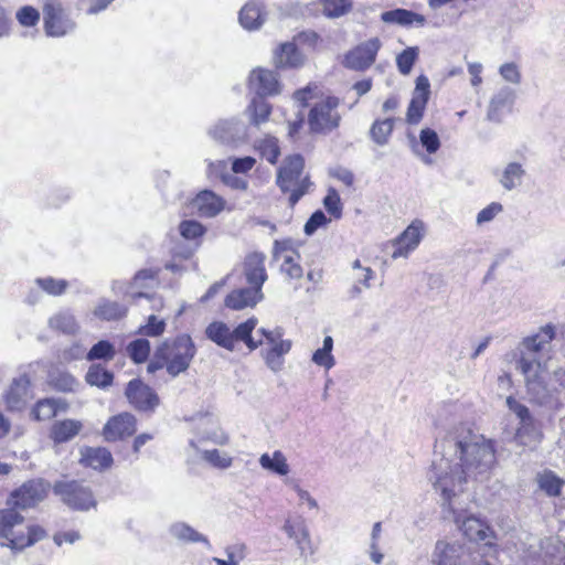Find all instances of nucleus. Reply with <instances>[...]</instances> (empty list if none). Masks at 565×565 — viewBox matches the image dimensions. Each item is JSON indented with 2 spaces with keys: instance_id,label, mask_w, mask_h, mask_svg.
Here are the masks:
<instances>
[{
  "instance_id": "1",
  "label": "nucleus",
  "mask_w": 565,
  "mask_h": 565,
  "mask_svg": "<svg viewBox=\"0 0 565 565\" xmlns=\"http://www.w3.org/2000/svg\"><path fill=\"white\" fill-rule=\"evenodd\" d=\"M495 463L491 440L475 433L467 424H459L435 444V458L427 479L441 505L470 541H484L489 527L478 518L466 515L463 499L468 479L484 480Z\"/></svg>"
},
{
  "instance_id": "2",
  "label": "nucleus",
  "mask_w": 565,
  "mask_h": 565,
  "mask_svg": "<svg viewBox=\"0 0 565 565\" xmlns=\"http://www.w3.org/2000/svg\"><path fill=\"white\" fill-rule=\"evenodd\" d=\"M554 338V327L546 324L537 333L524 338L519 347V369L524 375L527 392L539 402L548 395L542 359L548 354Z\"/></svg>"
},
{
  "instance_id": "3",
  "label": "nucleus",
  "mask_w": 565,
  "mask_h": 565,
  "mask_svg": "<svg viewBox=\"0 0 565 565\" xmlns=\"http://www.w3.org/2000/svg\"><path fill=\"white\" fill-rule=\"evenodd\" d=\"M305 159L300 154L287 157L278 169L276 183L284 193H289V205L294 207L312 186L308 175H303Z\"/></svg>"
},
{
  "instance_id": "4",
  "label": "nucleus",
  "mask_w": 565,
  "mask_h": 565,
  "mask_svg": "<svg viewBox=\"0 0 565 565\" xmlns=\"http://www.w3.org/2000/svg\"><path fill=\"white\" fill-rule=\"evenodd\" d=\"M158 354L166 360L167 372L172 377L185 372L196 354V348L189 334L164 340L158 347Z\"/></svg>"
},
{
  "instance_id": "5",
  "label": "nucleus",
  "mask_w": 565,
  "mask_h": 565,
  "mask_svg": "<svg viewBox=\"0 0 565 565\" xmlns=\"http://www.w3.org/2000/svg\"><path fill=\"white\" fill-rule=\"evenodd\" d=\"M339 105L340 99L335 96H328L317 103L308 115L310 130L316 134H329L337 129L341 121V116L337 110Z\"/></svg>"
},
{
  "instance_id": "6",
  "label": "nucleus",
  "mask_w": 565,
  "mask_h": 565,
  "mask_svg": "<svg viewBox=\"0 0 565 565\" xmlns=\"http://www.w3.org/2000/svg\"><path fill=\"white\" fill-rule=\"evenodd\" d=\"M507 406L519 418V427L516 429V439L525 446H535L543 439L541 424L532 416L530 409L518 402L513 396L507 398Z\"/></svg>"
},
{
  "instance_id": "7",
  "label": "nucleus",
  "mask_w": 565,
  "mask_h": 565,
  "mask_svg": "<svg viewBox=\"0 0 565 565\" xmlns=\"http://www.w3.org/2000/svg\"><path fill=\"white\" fill-rule=\"evenodd\" d=\"M53 492L61 501L74 510H88L95 505L92 491L76 480H60L53 486Z\"/></svg>"
},
{
  "instance_id": "8",
  "label": "nucleus",
  "mask_w": 565,
  "mask_h": 565,
  "mask_svg": "<svg viewBox=\"0 0 565 565\" xmlns=\"http://www.w3.org/2000/svg\"><path fill=\"white\" fill-rule=\"evenodd\" d=\"M50 484L42 479H32L13 490L8 498V507L22 510L33 508L44 500Z\"/></svg>"
},
{
  "instance_id": "9",
  "label": "nucleus",
  "mask_w": 565,
  "mask_h": 565,
  "mask_svg": "<svg viewBox=\"0 0 565 565\" xmlns=\"http://www.w3.org/2000/svg\"><path fill=\"white\" fill-rule=\"evenodd\" d=\"M209 135L220 143L237 148L247 142L248 127L238 118L222 119L209 130Z\"/></svg>"
},
{
  "instance_id": "10",
  "label": "nucleus",
  "mask_w": 565,
  "mask_h": 565,
  "mask_svg": "<svg viewBox=\"0 0 565 565\" xmlns=\"http://www.w3.org/2000/svg\"><path fill=\"white\" fill-rule=\"evenodd\" d=\"M44 31L47 36L60 38L75 29V22L64 11L61 3L51 1L43 7Z\"/></svg>"
},
{
  "instance_id": "11",
  "label": "nucleus",
  "mask_w": 565,
  "mask_h": 565,
  "mask_svg": "<svg viewBox=\"0 0 565 565\" xmlns=\"http://www.w3.org/2000/svg\"><path fill=\"white\" fill-rule=\"evenodd\" d=\"M381 45L377 38L361 43L345 54L343 65L353 71L367 70L375 62Z\"/></svg>"
},
{
  "instance_id": "12",
  "label": "nucleus",
  "mask_w": 565,
  "mask_h": 565,
  "mask_svg": "<svg viewBox=\"0 0 565 565\" xmlns=\"http://www.w3.org/2000/svg\"><path fill=\"white\" fill-rule=\"evenodd\" d=\"M129 403L138 411L153 412L159 405V396L139 379L131 380L125 391Z\"/></svg>"
},
{
  "instance_id": "13",
  "label": "nucleus",
  "mask_w": 565,
  "mask_h": 565,
  "mask_svg": "<svg viewBox=\"0 0 565 565\" xmlns=\"http://www.w3.org/2000/svg\"><path fill=\"white\" fill-rule=\"evenodd\" d=\"M429 95V79L425 75H419L416 78L413 96L406 113V121L409 125H417L422 120Z\"/></svg>"
},
{
  "instance_id": "14",
  "label": "nucleus",
  "mask_w": 565,
  "mask_h": 565,
  "mask_svg": "<svg viewBox=\"0 0 565 565\" xmlns=\"http://www.w3.org/2000/svg\"><path fill=\"white\" fill-rule=\"evenodd\" d=\"M282 530L286 532L289 539L295 541L299 550V554L302 558H307L309 555H313L315 550L310 539V533L306 521L302 518L295 520L287 519L285 521Z\"/></svg>"
},
{
  "instance_id": "15",
  "label": "nucleus",
  "mask_w": 565,
  "mask_h": 565,
  "mask_svg": "<svg viewBox=\"0 0 565 565\" xmlns=\"http://www.w3.org/2000/svg\"><path fill=\"white\" fill-rule=\"evenodd\" d=\"M265 260V254L259 252L246 255L243 263V275L249 287L263 290V285L268 278Z\"/></svg>"
},
{
  "instance_id": "16",
  "label": "nucleus",
  "mask_w": 565,
  "mask_h": 565,
  "mask_svg": "<svg viewBox=\"0 0 565 565\" xmlns=\"http://www.w3.org/2000/svg\"><path fill=\"white\" fill-rule=\"evenodd\" d=\"M136 417L129 413H122L111 417L105 425L103 435L107 441H116L135 434L137 427Z\"/></svg>"
},
{
  "instance_id": "17",
  "label": "nucleus",
  "mask_w": 565,
  "mask_h": 565,
  "mask_svg": "<svg viewBox=\"0 0 565 565\" xmlns=\"http://www.w3.org/2000/svg\"><path fill=\"white\" fill-rule=\"evenodd\" d=\"M515 92L508 86L501 87L490 99L487 119L492 122H502L504 116L512 110Z\"/></svg>"
},
{
  "instance_id": "18",
  "label": "nucleus",
  "mask_w": 565,
  "mask_h": 565,
  "mask_svg": "<svg viewBox=\"0 0 565 565\" xmlns=\"http://www.w3.org/2000/svg\"><path fill=\"white\" fill-rule=\"evenodd\" d=\"M264 299L263 290L244 287L232 290L225 298L224 305L232 310L253 308Z\"/></svg>"
},
{
  "instance_id": "19",
  "label": "nucleus",
  "mask_w": 565,
  "mask_h": 565,
  "mask_svg": "<svg viewBox=\"0 0 565 565\" xmlns=\"http://www.w3.org/2000/svg\"><path fill=\"white\" fill-rule=\"evenodd\" d=\"M468 559L463 547L438 541L433 553L434 565H463Z\"/></svg>"
},
{
  "instance_id": "20",
  "label": "nucleus",
  "mask_w": 565,
  "mask_h": 565,
  "mask_svg": "<svg viewBox=\"0 0 565 565\" xmlns=\"http://www.w3.org/2000/svg\"><path fill=\"white\" fill-rule=\"evenodd\" d=\"M30 379L26 374L14 379L4 395L7 408L9 411H22L29 398Z\"/></svg>"
},
{
  "instance_id": "21",
  "label": "nucleus",
  "mask_w": 565,
  "mask_h": 565,
  "mask_svg": "<svg viewBox=\"0 0 565 565\" xmlns=\"http://www.w3.org/2000/svg\"><path fill=\"white\" fill-rule=\"evenodd\" d=\"M191 205L202 217H214L225 206V201L213 191L203 190L192 200Z\"/></svg>"
},
{
  "instance_id": "22",
  "label": "nucleus",
  "mask_w": 565,
  "mask_h": 565,
  "mask_svg": "<svg viewBox=\"0 0 565 565\" xmlns=\"http://www.w3.org/2000/svg\"><path fill=\"white\" fill-rule=\"evenodd\" d=\"M267 12L258 0L246 2L238 13L241 25L248 31L258 30L266 21Z\"/></svg>"
},
{
  "instance_id": "23",
  "label": "nucleus",
  "mask_w": 565,
  "mask_h": 565,
  "mask_svg": "<svg viewBox=\"0 0 565 565\" xmlns=\"http://www.w3.org/2000/svg\"><path fill=\"white\" fill-rule=\"evenodd\" d=\"M249 84L259 96L275 95L280 92V84L275 72L257 68L249 75Z\"/></svg>"
},
{
  "instance_id": "24",
  "label": "nucleus",
  "mask_w": 565,
  "mask_h": 565,
  "mask_svg": "<svg viewBox=\"0 0 565 565\" xmlns=\"http://www.w3.org/2000/svg\"><path fill=\"white\" fill-rule=\"evenodd\" d=\"M422 239L420 227L412 223L394 242L392 257H407L409 252L414 250Z\"/></svg>"
},
{
  "instance_id": "25",
  "label": "nucleus",
  "mask_w": 565,
  "mask_h": 565,
  "mask_svg": "<svg viewBox=\"0 0 565 565\" xmlns=\"http://www.w3.org/2000/svg\"><path fill=\"white\" fill-rule=\"evenodd\" d=\"M83 429V423L77 419H63L55 422L50 429V438L54 444L67 443L76 437Z\"/></svg>"
},
{
  "instance_id": "26",
  "label": "nucleus",
  "mask_w": 565,
  "mask_h": 565,
  "mask_svg": "<svg viewBox=\"0 0 565 565\" xmlns=\"http://www.w3.org/2000/svg\"><path fill=\"white\" fill-rule=\"evenodd\" d=\"M257 323L258 320L255 317H252L239 323L235 329L231 330L232 343L234 348L236 347V342L242 341L246 344L249 351H254L264 343V339L255 340L252 335Z\"/></svg>"
},
{
  "instance_id": "27",
  "label": "nucleus",
  "mask_w": 565,
  "mask_h": 565,
  "mask_svg": "<svg viewBox=\"0 0 565 565\" xmlns=\"http://www.w3.org/2000/svg\"><path fill=\"white\" fill-rule=\"evenodd\" d=\"M381 20L384 23L398 24L402 26H408L414 23L417 26H424L426 23V18L424 15L406 9L385 11L381 14Z\"/></svg>"
},
{
  "instance_id": "28",
  "label": "nucleus",
  "mask_w": 565,
  "mask_h": 565,
  "mask_svg": "<svg viewBox=\"0 0 565 565\" xmlns=\"http://www.w3.org/2000/svg\"><path fill=\"white\" fill-rule=\"evenodd\" d=\"M46 536V532L39 525H30L26 532H18L10 543H2V546L9 547L12 551H22L36 542L43 540Z\"/></svg>"
},
{
  "instance_id": "29",
  "label": "nucleus",
  "mask_w": 565,
  "mask_h": 565,
  "mask_svg": "<svg viewBox=\"0 0 565 565\" xmlns=\"http://www.w3.org/2000/svg\"><path fill=\"white\" fill-rule=\"evenodd\" d=\"M291 341L284 340L278 341V343H274L269 349L262 351V355L265 360L266 365L273 372H279L285 363L284 356L290 351Z\"/></svg>"
},
{
  "instance_id": "30",
  "label": "nucleus",
  "mask_w": 565,
  "mask_h": 565,
  "mask_svg": "<svg viewBox=\"0 0 565 565\" xmlns=\"http://www.w3.org/2000/svg\"><path fill=\"white\" fill-rule=\"evenodd\" d=\"M24 516L13 507L0 509V537L6 539V543L17 536L13 531L15 526L23 524Z\"/></svg>"
},
{
  "instance_id": "31",
  "label": "nucleus",
  "mask_w": 565,
  "mask_h": 565,
  "mask_svg": "<svg viewBox=\"0 0 565 565\" xmlns=\"http://www.w3.org/2000/svg\"><path fill=\"white\" fill-rule=\"evenodd\" d=\"M302 55L294 43L281 44L274 55V64L277 68L297 67L302 64Z\"/></svg>"
},
{
  "instance_id": "32",
  "label": "nucleus",
  "mask_w": 565,
  "mask_h": 565,
  "mask_svg": "<svg viewBox=\"0 0 565 565\" xmlns=\"http://www.w3.org/2000/svg\"><path fill=\"white\" fill-rule=\"evenodd\" d=\"M169 533L182 543H203L210 547L207 537L184 522H175L170 525Z\"/></svg>"
},
{
  "instance_id": "33",
  "label": "nucleus",
  "mask_w": 565,
  "mask_h": 565,
  "mask_svg": "<svg viewBox=\"0 0 565 565\" xmlns=\"http://www.w3.org/2000/svg\"><path fill=\"white\" fill-rule=\"evenodd\" d=\"M127 311L128 308L124 303L103 298L95 307L94 316L100 320L113 321L124 318Z\"/></svg>"
},
{
  "instance_id": "34",
  "label": "nucleus",
  "mask_w": 565,
  "mask_h": 565,
  "mask_svg": "<svg viewBox=\"0 0 565 565\" xmlns=\"http://www.w3.org/2000/svg\"><path fill=\"white\" fill-rule=\"evenodd\" d=\"M205 335L218 347L228 351H234L231 329L226 323L222 321H214L210 323L205 329Z\"/></svg>"
},
{
  "instance_id": "35",
  "label": "nucleus",
  "mask_w": 565,
  "mask_h": 565,
  "mask_svg": "<svg viewBox=\"0 0 565 565\" xmlns=\"http://www.w3.org/2000/svg\"><path fill=\"white\" fill-rule=\"evenodd\" d=\"M265 96H255L246 108V114L253 126L259 127L262 124L268 121L271 114V106L264 98Z\"/></svg>"
},
{
  "instance_id": "36",
  "label": "nucleus",
  "mask_w": 565,
  "mask_h": 565,
  "mask_svg": "<svg viewBox=\"0 0 565 565\" xmlns=\"http://www.w3.org/2000/svg\"><path fill=\"white\" fill-rule=\"evenodd\" d=\"M49 326L52 330L64 334H75L79 329L75 317L66 310L53 315L49 320Z\"/></svg>"
},
{
  "instance_id": "37",
  "label": "nucleus",
  "mask_w": 565,
  "mask_h": 565,
  "mask_svg": "<svg viewBox=\"0 0 565 565\" xmlns=\"http://www.w3.org/2000/svg\"><path fill=\"white\" fill-rule=\"evenodd\" d=\"M83 461L95 470H102L110 467L113 457L106 448H87L83 454Z\"/></svg>"
},
{
  "instance_id": "38",
  "label": "nucleus",
  "mask_w": 565,
  "mask_h": 565,
  "mask_svg": "<svg viewBox=\"0 0 565 565\" xmlns=\"http://www.w3.org/2000/svg\"><path fill=\"white\" fill-rule=\"evenodd\" d=\"M259 465L262 468L269 470L279 476H286L289 473V465L285 455L280 450L273 452V456L263 454L259 458Z\"/></svg>"
},
{
  "instance_id": "39",
  "label": "nucleus",
  "mask_w": 565,
  "mask_h": 565,
  "mask_svg": "<svg viewBox=\"0 0 565 565\" xmlns=\"http://www.w3.org/2000/svg\"><path fill=\"white\" fill-rule=\"evenodd\" d=\"M394 129V119H377L370 128L371 139L379 146H385L388 143L390 137Z\"/></svg>"
},
{
  "instance_id": "40",
  "label": "nucleus",
  "mask_w": 565,
  "mask_h": 565,
  "mask_svg": "<svg viewBox=\"0 0 565 565\" xmlns=\"http://www.w3.org/2000/svg\"><path fill=\"white\" fill-rule=\"evenodd\" d=\"M85 380L90 386L106 388L111 385L114 374L100 364H93L88 367Z\"/></svg>"
},
{
  "instance_id": "41",
  "label": "nucleus",
  "mask_w": 565,
  "mask_h": 565,
  "mask_svg": "<svg viewBox=\"0 0 565 565\" xmlns=\"http://www.w3.org/2000/svg\"><path fill=\"white\" fill-rule=\"evenodd\" d=\"M525 170L518 162H510L503 170L499 180L500 184L508 191L521 184Z\"/></svg>"
},
{
  "instance_id": "42",
  "label": "nucleus",
  "mask_w": 565,
  "mask_h": 565,
  "mask_svg": "<svg viewBox=\"0 0 565 565\" xmlns=\"http://www.w3.org/2000/svg\"><path fill=\"white\" fill-rule=\"evenodd\" d=\"M333 349V339L330 335H327L323 339L322 348L316 350L312 354V362L319 366L324 367L326 370H330L334 366L335 360L332 355Z\"/></svg>"
},
{
  "instance_id": "43",
  "label": "nucleus",
  "mask_w": 565,
  "mask_h": 565,
  "mask_svg": "<svg viewBox=\"0 0 565 565\" xmlns=\"http://www.w3.org/2000/svg\"><path fill=\"white\" fill-rule=\"evenodd\" d=\"M116 355V349L113 343L107 340H100L95 343L86 354L87 361L104 360L110 361Z\"/></svg>"
},
{
  "instance_id": "44",
  "label": "nucleus",
  "mask_w": 565,
  "mask_h": 565,
  "mask_svg": "<svg viewBox=\"0 0 565 565\" xmlns=\"http://www.w3.org/2000/svg\"><path fill=\"white\" fill-rule=\"evenodd\" d=\"M50 384L60 392H75L79 386L77 380L67 372H56L50 375Z\"/></svg>"
},
{
  "instance_id": "45",
  "label": "nucleus",
  "mask_w": 565,
  "mask_h": 565,
  "mask_svg": "<svg viewBox=\"0 0 565 565\" xmlns=\"http://www.w3.org/2000/svg\"><path fill=\"white\" fill-rule=\"evenodd\" d=\"M128 356L137 364L148 360L150 354V342L147 339H137L127 345Z\"/></svg>"
},
{
  "instance_id": "46",
  "label": "nucleus",
  "mask_w": 565,
  "mask_h": 565,
  "mask_svg": "<svg viewBox=\"0 0 565 565\" xmlns=\"http://www.w3.org/2000/svg\"><path fill=\"white\" fill-rule=\"evenodd\" d=\"M417 46H409L396 56V65L401 74L408 75L418 58Z\"/></svg>"
},
{
  "instance_id": "47",
  "label": "nucleus",
  "mask_w": 565,
  "mask_h": 565,
  "mask_svg": "<svg viewBox=\"0 0 565 565\" xmlns=\"http://www.w3.org/2000/svg\"><path fill=\"white\" fill-rule=\"evenodd\" d=\"M322 10L328 18H339L352 8L351 0H321Z\"/></svg>"
},
{
  "instance_id": "48",
  "label": "nucleus",
  "mask_w": 565,
  "mask_h": 565,
  "mask_svg": "<svg viewBox=\"0 0 565 565\" xmlns=\"http://www.w3.org/2000/svg\"><path fill=\"white\" fill-rule=\"evenodd\" d=\"M179 232L183 238L195 241L206 233V227L195 220H185L180 223Z\"/></svg>"
},
{
  "instance_id": "49",
  "label": "nucleus",
  "mask_w": 565,
  "mask_h": 565,
  "mask_svg": "<svg viewBox=\"0 0 565 565\" xmlns=\"http://www.w3.org/2000/svg\"><path fill=\"white\" fill-rule=\"evenodd\" d=\"M35 284L39 288L51 296H60L65 292L68 282L64 279H55L53 277L38 278Z\"/></svg>"
},
{
  "instance_id": "50",
  "label": "nucleus",
  "mask_w": 565,
  "mask_h": 565,
  "mask_svg": "<svg viewBox=\"0 0 565 565\" xmlns=\"http://www.w3.org/2000/svg\"><path fill=\"white\" fill-rule=\"evenodd\" d=\"M258 151L262 157L266 159L269 163H276L278 157L280 154V149L278 146V140L274 137H267L259 141L257 146Z\"/></svg>"
},
{
  "instance_id": "51",
  "label": "nucleus",
  "mask_w": 565,
  "mask_h": 565,
  "mask_svg": "<svg viewBox=\"0 0 565 565\" xmlns=\"http://www.w3.org/2000/svg\"><path fill=\"white\" fill-rule=\"evenodd\" d=\"M540 488L550 497H556L561 493L562 480L553 472L546 471L539 477Z\"/></svg>"
},
{
  "instance_id": "52",
  "label": "nucleus",
  "mask_w": 565,
  "mask_h": 565,
  "mask_svg": "<svg viewBox=\"0 0 565 565\" xmlns=\"http://www.w3.org/2000/svg\"><path fill=\"white\" fill-rule=\"evenodd\" d=\"M201 455L206 462L218 469H227L233 462L232 457L217 449L203 450Z\"/></svg>"
},
{
  "instance_id": "53",
  "label": "nucleus",
  "mask_w": 565,
  "mask_h": 565,
  "mask_svg": "<svg viewBox=\"0 0 565 565\" xmlns=\"http://www.w3.org/2000/svg\"><path fill=\"white\" fill-rule=\"evenodd\" d=\"M53 405V397L38 401L32 408V417L36 420H49L55 417L56 414Z\"/></svg>"
},
{
  "instance_id": "54",
  "label": "nucleus",
  "mask_w": 565,
  "mask_h": 565,
  "mask_svg": "<svg viewBox=\"0 0 565 565\" xmlns=\"http://www.w3.org/2000/svg\"><path fill=\"white\" fill-rule=\"evenodd\" d=\"M166 326L163 319H158L154 315H150L147 323L138 329V333L145 337H159L164 332Z\"/></svg>"
},
{
  "instance_id": "55",
  "label": "nucleus",
  "mask_w": 565,
  "mask_h": 565,
  "mask_svg": "<svg viewBox=\"0 0 565 565\" xmlns=\"http://www.w3.org/2000/svg\"><path fill=\"white\" fill-rule=\"evenodd\" d=\"M419 141L429 154L436 153L440 148V139L437 132L430 128L420 130Z\"/></svg>"
},
{
  "instance_id": "56",
  "label": "nucleus",
  "mask_w": 565,
  "mask_h": 565,
  "mask_svg": "<svg viewBox=\"0 0 565 565\" xmlns=\"http://www.w3.org/2000/svg\"><path fill=\"white\" fill-rule=\"evenodd\" d=\"M323 205L328 213H330L334 218H340L342 216V203L335 189L330 188L328 190V193L323 199Z\"/></svg>"
},
{
  "instance_id": "57",
  "label": "nucleus",
  "mask_w": 565,
  "mask_h": 565,
  "mask_svg": "<svg viewBox=\"0 0 565 565\" xmlns=\"http://www.w3.org/2000/svg\"><path fill=\"white\" fill-rule=\"evenodd\" d=\"M17 20L23 26H34L40 20V13L35 8L25 6L17 12Z\"/></svg>"
},
{
  "instance_id": "58",
  "label": "nucleus",
  "mask_w": 565,
  "mask_h": 565,
  "mask_svg": "<svg viewBox=\"0 0 565 565\" xmlns=\"http://www.w3.org/2000/svg\"><path fill=\"white\" fill-rule=\"evenodd\" d=\"M499 73L505 82H509L514 85H519L521 83V72L514 62L504 63L500 66Z\"/></svg>"
},
{
  "instance_id": "59",
  "label": "nucleus",
  "mask_w": 565,
  "mask_h": 565,
  "mask_svg": "<svg viewBox=\"0 0 565 565\" xmlns=\"http://www.w3.org/2000/svg\"><path fill=\"white\" fill-rule=\"evenodd\" d=\"M327 222H328V218H327L326 214L321 210H318V211L313 212L311 214V216L309 217V220L306 222L303 231L307 235L310 236L319 227L327 224Z\"/></svg>"
},
{
  "instance_id": "60",
  "label": "nucleus",
  "mask_w": 565,
  "mask_h": 565,
  "mask_svg": "<svg viewBox=\"0 0 565 565\" xmlns=\"http://www.w3.org/2000/svg\"><path fill=\"white\" fill-rule=\"evenodd\" d=\"M281 271L291 279H299L303 274L302 267L290 255L285 256Z\"/></svg>"
},
{
  "instance_id": "61",
  "label": "nucleus",
  "mask_w": 565,
  "mask_h": 565,
  "mask_svg": "<svg viewBox=\"0 0 565 565\" xmlns=\"http://www.w3.org/2000/svg\"><path fill=\"white\" fill-rule=\"evenodd\" d=\"M502 210L503 207L501 203L492 202L478 213L477 224L481 225L483 223L491 222L500 212H502Z\"/></svg>"
},
{
  "instance_id": "62",
  "label": "nucleus",
  "mask_w": 565,
  "mask_h": 565,
  "mask_svg": "<svg viewBox=\"0 0 565 565\" xmlns=\"http://www.w3.org/2000/svg\"><path fill=\"white\" fill-rule=\"evenodd\" d=\"M247 547L244 543H236L225 548L226 559L239 565V562L246 557Z\"/></svg>"
},
{
  "instance_id": "63",
  "label": "nucleus",
  "mask_w": 565,
  "mask_h": 565,
  "mask_svg": "<svg viewBox=\"0 0 565 565\" xmlns=\"http://www.w3.org/2000/svg\"><path fill=\"white\" fill-rule=\"evenodd\" d=\"M255 163H256V160L249 156L243 157V158H235L232 161V172L233 173H246L253 169Z\"/></svg>"
},
{
  "instance_id": "64",
  "label": "nucleus",
  "mask_w": 565,
  "mask_h": 565,
  "mask_svg": "<svg viewBox=\"0 0 565 565\" xmlns=\"http://www.w3.org/2000/svg\"><path fill=\"white\" fill-rule=\"evenodd\" d=\"M236 173H225L222 175V181L227 186L234 190L245 191L248 188V182L244 178L235 175Z\"/></svg>"
}]
</instances>
